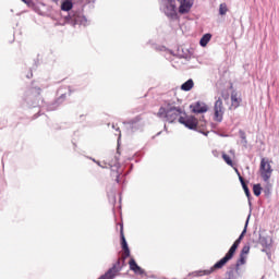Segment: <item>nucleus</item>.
<instances>
[{
	"instance_id": "obj_10",
	"label": "nucleus",
	"mask_w": 279,
	"mask_h": 279,
	"mask_svg": "<svg viewBox=\"0 0 279 279\" xmlns=\"http://www.w3.org/2000/svg\"><path fill=\"white\" fill-rule=\"evenodd\" d=\"M192 112L195 114H204V112H208V106L205 102H195L191 105Z\"/></svg>"
},
{
	"instance_id": "obj_15",
	"label": "nucleus",
	"mask_w": 279,
	"mask_h": 279,
	"mask_svg": "<svg viewBox=\"0 0 279 279\" xmlns=\"http://www.w3.org/2000/svg\"><path fill=\"white\" fill-rule=\"evenodd\" d=\"M210 38H213V35H210L209 33L205 34L199 41L201 47H206V45H208V43H210Z\"/></svg>"
},
{
	"instance_id": "obj_13",
	"label": "nucleus",
	"mask_w": 279,
	"mask_h": 279,
	"mask_svg": "<svg viewBox=\"0 0 279 279\" xmlns=\"http://www.w3.org/2000/svg\"><path fill=\"white\" fill-rule=\"evenodd\" d=\"M61 10L63 12H70V10H73V0H62Z\"/></svg>"
},
{
	"instance_id": "obj_9",
	"label": "nucleus",
	"mask_w": 279,
	"mask_h": 279,
	"mask_svg": "<svg viewBox=\"0 0 279 279\" xmlns=\"http://www.w3.org/2000/svg\"><path fill=\"white\" fill-rule=\"evenodd\" d=\"M180 7L179 12L180 14H189L191 12V8H193V0H179Z\"/></svg>"
},
{
	"instance_id": "obj_12",
	"label": "nucleus",
	"mask_w": 279,
	"mask_h": 279,
	"mask_svg": "<svg viewBox=\"0 0 279 279\" xmlns=\"http://www.w3.org/2000/svg\"><path fill=\"white\" fill-rule=\"evenodd\" d=\"M234 171L239 175V180L242 184V189L244 190V193H245L246 197H250V187H247V184L245 183V180L243 179V177H241V172H239V169H236V168H234Z\"/></svg>"
},
{
	"instance_id": "obj_25",
	"label": "nucleus",
	"mask_w": 279,
	"mask_h": 279,
	"mask_svg": "<svg viewBox=\"0 0 279 279\" xmlns=\"http://www.w3.org/2000/svg\"><path fill=\"white\" fill-rule=\"evenodd\" d=\"M116 180H117V182H119V175H117V179H116Z\"/></svg>"
},
{
	"instance_id": "obj_23",
	"label": "nucleus",
	"mask_w": 279,
	"mask_h": 279,
	"mask_svg": "<svg viewBox=\"0 0 279 279\" xmlns=\"http://www.w3.org/2000/svg\"><path fill=\"white\" fill-rule=\"evenodd\" d=\"M168 3H174L175 0H167Z\"/></svg>"
},
{
	"instance_id": "obj_3",
	"label": "nucleus",
	"mask_w": 279,
	"mask_h": 279,
	"mask_svg": "<svg viewBox=\"0 0 279 279\" xmlns=\"http://www.w3.org/2000/svg\"><path fill=\"white\" fill-rule=\"evenodd\" d=\"M120 236H121V245L123 253L120 258L113 264L111 268H109L105 275L100 276L98 279H114L119 274H121V269L125 265V259L130 258V247L128 246V241H125V233H123V225H120Z\"/></svg>"
},
{
	"instance_id": "obj_5",
	"label": "nucleus",
	"mask_w": 279,
	"mask_h": 279,
	"mask_svg": "<svg viewBox=\"0 0 279 279\" xmlns=\"http://www.w3.org/2000/svg\"><path fill=\"white\" fill-rule=\"evenodd\" d=\"M259 173L264 182H269L274 173V168H271V160L267 158H262L259 163Z\"/></svg>"
},
{
	"instance_id": "obj_11",
	"label": "nucleus",
	"mask_w": 279,
	"mask_h": 279,
	"mask_svg": "<svg viewBox=\"0 0 279 279\" xmlns=\"http://www.w3.org/2000/svg\"><path fill=\"white\" fill-rule=\"evenodd\" d=\"M169 5L166 7L165 14L169 19H178V8L173 2H168Z\"/></svg>"
},
{
	"instance_id": "obj_14",
	"label": "nucleus",
	"mask_w": 279,
	"mask_h": 279,
	"mask_svg": "<svg viewBox=\"0 0 279 279\" xmlns=\"http://www.w3.org/2000/svg\"><path fill=\"white\" fill-rule=\"evenodd\" d=\"M193 86H195V83L193 82V78H190L181 85V90H185V92L192 90Z\"/></svg>"
},
{
	"instance_id": "obj_24",
	"label": "nucleus",
	"mask_w": 279,
	"mask_h": 279,
	"mask_svg": "<svg viewBox=\"0 0 279 279\" xmlns=\"http://www.w3.org/2000/svg\"><path fill=\"white\" fill-rule=\"evenodd\" d=\"M202 125H206V121H203V122H202Z\"/></svg>"
},
{
	"instance_id": "obj_21",
	"label": "nucleus",
	"mask_w": 279,
	"mask_h": 279,
	"mask_svg": "<svg viewBox=\"0 0 279 279\" xmlns=\"http://www.w3.org/2000/svg\"><path fill=\"white\" fill-rule=\"evenodd\" d=\"M37 90V95H40V88H35Z\"/></svg>"
},
{
	"instance_id": "obj_1",
	"label": "nucleus",
	"mask_w": 279,
	"mask_h": 279,
	"mask_svg": "<svg viewBox=\"0 0 279 279\" xmlns=\"http://www.w3.org/2000/svg\"><path fill=\"white\" fill-rule=\"evenodd\" d=\"M231 97V105L229 106V110H236L243 99L236 92H233L230 96V89H222L220 92V97L217 98L214 105V121L221 123L223 121V114H226V107H223V101H229Z\"/></svg>"
},
{
	"instance_id": "obj_2",
	"label": "nucleus",
	"mask_w": 279,
	"mask_h": 279,
	"mask_svg": "<svg viewBox=\"0 0 279 279\" xmlns=\"http://www.w3.org/2000/svg\"><path fill=\"white\" fill-rule=\"evenodd\" d=\"M245 232H247V228L245 227L242 233L240 234L239 239L234 241L232 246L229 248L228 253L218 260L210 269L206 270H197L195 272V276L202 277V276H210V274H215V271L219 269H223L232 258H234V254H236V250H239V245H241V241H243V238L245 236Z\"/></svg>"
},
{
	"instance_id": "obj_22",
	"label": "nucleus",
	"mask_w": 279,
	"mask_h": 279,
	"mask_svg": "<svg viewBox=\"0 0 279 279\" xmlns=\"http://www.w3.org/2000/svg\"><path fill=\"white\" fill-rule=\"evenodd\" d=\"M228 279H234V275H229Z\"/></svg>"
},
{
	"instance_id": "obj_26",
	"label": "nucleus",
	"mask_w": 279,
	"mask_h": 279,
	"mask_svg": "<svg viewBox=\"0 0 279 279\" xmlns=\"http://www.w3.org/2000/svg\"><path fill=\"white\" fill-rule=\"evenodd\" d=\"M24 3H27V0H22Z\"/></svg>"
},
{
	"instance_id": "obj_7",
	"label": "nucleus",
	"mask_w": 279,
	"mask_h": 279,
	"mask_svg": "<svg viewBox=\"0 0 279 279\" xmlns=\"http://www.w3.org/2000/svg\"><path fill=\"white\" fill-rule=\"evenodd\" d=\"M179 123L185 125L189 130H197V125H199V121L193 116L180 117Z\"/></svg>"
},
{
	"instance_id": "obj_16",
	"label": "nucleus",
	"mask_w": 279,
	"mask_h": 279,
	"mask_svg": "<svg viewBox=\"0 0 279 279\" xmlns=\"http://www.w3.org/2000/svg\"><path fill=\"white\" fill-rule=\"evenodd\" d=\"M219 14L220 16H226V14H228V4L221 3L219 5Z\"/></svg>"
},
{
	"instance_id": "obj_19",
	"label": "nucleus",
	"mask_w": 279,
	"mask_h": 279,
	"mask_svg": "<svg viewBox=\"0 0 279 279\" xmlns=\"http://www.w3.org/2000/svg\"><path fill=\"white\" fill-rule=\"evenodd\" d=\"M246 260H247V256L240 254V258L236 262V267H241V265H245Z\"/></svg>"
},
{
	"instance_id": "obj_17",
	"label": "nucleus",
	"mask_w": 279,
	"mask_h": 279,
	"mask_svg": "<svg viewBox=\"0 0 279 279\" xmlns=\"http://www.w3.org/2000/svg\"><path fill=\"white\" fill-rule=\"evenodd\" d=\"M262 191H263V187L260 186V183L255 184V185L253 186V193H254V195H255L256 197H260Z\"/></svg>"
},
{
	"instance_id": "obj_4",
	"label": "nucleus",
	"mask_w": 279,
	"mask_h": 279,
	"mask_svg": "<svg viewBox=\"0 0 279 279\" xmlns=\"http://www.w3.org/2000/svg\"><path fill=\"white\" fill-rule=\"evenodd\" d=\"M180 114H182V108L175 107L171 102H167L166 107H161L157 112V116L160 119H167V121H170V123H173V121H175Z\"/></svg>"
},
{
	"instance_id": "obj_20",
	"label": "nucleus",
	"mask_w": 279,
	"mask_h": 279,
	"mask_svg": "<svg viewBox=\"0 0 279 279\" xmlns=\"http://www.w3.org/2000/svg\"><path fill=\"white\" fill-rule=\"evenodd\" d=\"M240 254L243 255V256H246V254H250V244H245V245L242 247V251H241Z\"/></svg>"
},
{
	"instance_id": "obj_18",
	"label": "nucleus",
	"mask_w": 279,
	"mask_h": 279,
	"mask_svg": "<svg viewBox=\"0 0 279 279\" xmlns=\"http://www.w3.org/2000/svg\"><path fill=\"white\" fill-rule=\"evenodd\" d=\"M222 159L227 165H229V167H234V161H232V158H230L228 154L222 153Z\"/></svg>"
},
{
	"instance_id": "obj_6",
	"label": "nucleus",
	"mask_w": 279,
	"mask_h": 279,
	"mask_svg": "<svg viewBox=\"0 0 279 279\" xmlns=\"http://www.w3.org/2000/svg\"><path fill=\"white\" fill-rule=\"evenodd\" d=\"M68 19L73 23V25H86L88 23V20H86V16H84L82 11H72L68 15Z\"/></svg>"
},
{
	"instance_id": "obj_8",
	"label": "nucleus",
	"mask_w": 279,
	"mask_h": 279,
	"mask_svg": "<svg viewBox=\"0 0 279 279\" xmlns=\"http://www.w3.org/2000/svg\"><path fill=\"white\" fill-rule=\"evenodd\" d=\"M129 267L131 271H134L136 276H140L142 279L147 278V272H145V269L141 268L138 264H136V260L134 258H131L129 262Z\"/></svg>"
}]
</instances>
